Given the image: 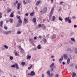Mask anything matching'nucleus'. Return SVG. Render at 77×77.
<instances>
[{
	"mask_svg": "<svg viewBox=\"0 0 77 77\" xmlns=\"http://www.w3.org/2000/svg\"><path fill=\"white\" fill-rule=\"evenodd\" d=\"M11 68H15V65L13 64L11 66Z\"/></svg>",
	"mask_w": 77,
	"mask_h": 77,
	"instance_id": "473e14b6",
	"label": "nucleus"
},
{
	"mask_svg": "<svg viewBox=\"0 0 77 77\" xmlns=\"http://www.w3.org/2000/svg\"><path fill=\"white\" fill-rule=\"evenodd\" d=\"M23 3L24 5H26V2H25V0H23Z\"/></svg>",
	"mask_w": 77,
	"mask_h": 77,
	"instance_id": "de8ad7c7",
	"label": "nucleus"
},
{
	"mask_svg": "<svg viewBox=\"0 0 77 77\" xmlns=\"http://www.w3.org/2000/svg\"><path fill=\"white\" fill-rule=\"evenodd\" d=\"M37 39V38L36 37H34V39Z\"/></svg>",
	"mask_w": 77,
	"mask_h": 77,
	"instance_id": "338daca9",
	"label": "nucleus"
},
{
	"mask_svg": "<svg viewBox=\"0 0 77 77\" xmlns=\"http://www.w3.org/2000/svg\"><path fill=\"white\" fill-rule=\"evenodd\" d=\"M33 21L34 23H35L36 22V18H34L33 19Z\"/></svg>",
	"mask_w": 77,
	"mask_h": 77,
	"instance_id": "a211bd4d",
	"label": "nucleus"
},
{
	"mask_svg": "<svg viewBox=\"0 0 77 77\" xmlns=\"http://www.w3.org/2000/svg\"><path fill=\"white\" fill-rule=\"evenodd\" d=\"M46 29V28L45 27V26L44 25V26H43V29L44 30H45V29Z\"/></svg>",
	"mask_w": 77,
	"mask_h": 77,
	"instance_id": "6e6d98bb",
	"label": "nucleus"
},
{
	"mask_svg": "<svg viewBox=\"0 0 77 77\" xmlns=\"http://www.w3.org/2000/svg\"><path fill=\"white\" fill-rule=\"evenodd\" d=\"M47 73L48 75H49L50 74V72L49 70H48L47 72Z\"/></svg>",
	"mask_w": 77,
	"mask_h": 77,
	"instance_id": "cd10ccee",
	"label": "nucleus"
},
{
	"mask_svg": "<svg viewBox=\"0 0 77 77\" xmlns=\"http://www.w3.org/2000/svg\"><path fill=\"white\" fill-rule=\"evenodd\" d=\"M72 77H74L75 75H76V74L74 72H72Z\"/></svg>",
	"mask_w": 77,
	"mask_h": 77,
	"instance_id": "f8f14e48",
	"label": "nucleus"
},
{
	"mask_svg": "<svg viewBox=\"0 0 77 77\" xmlns=\"http://www.w3.org/2000/svg\"><path fill=\"white\" fill-rule=\"evenodd\" d=\"M24 22H23L24 24H27L28 22H27V20L26 19V18L24 19Z\"/></svg>",
	"mask_w": 77,
	"mask_h": 77,
	"instance_id": "423d86ee",
	"label": "nucleus"
},
{
	"mask_svg": "<svg viewBox=\"0 0 77 77\" xmlns=\"http://www.w3.org/2000/svg\"><path fill=\"white\" fill-rule=\"evenodd\" d=\"M19 48L20 50L22 48H21V46H19Z\"/></svg>",
	"mask_w": 77,
	"mask_h": 77,
	"instance_id": "603ef678",
	"label": "nucleus"
},
{
	"mask_svg": "<svg viewBox=\"0 0 77 77\" xmlns=\"http://www.w3.org/2000/svg\"><path fill=\"white\" fill-rule=\"evenodd\" d=\"M39 38H42V36L39 35Z\"/></svg>",
	"mask_w": 77,
	"mask_h": 77,
	"instance_id": "bf43d9fd",
	"label": "nucleus"
},
{
	"mask_svg": "<svg viewBox=\"0 0 77 77\" xmlns=\"http://www.w3.org/2000/svg\"><path fill=\"white\" fill-rule=\"evenodd\" d=\"M21 31H17V34H21Z\"/></svg>",
	"mask_w": 77,
	"mask_h": 77,
	"instance_id": "c03bdc74",
	"label": "nucleus"
},
{
	"mask_svg": "<svg viewBox=\"0 0 77 77\" xmlns=\"http://www.w3.org/2000/svg\"><path fill=\"white\" fill-rule=\"evenodd\" d=\"M38 27H39V28H40V27H41V24H39L38 25Z\"/></svg>",
	"mask_w": 77,
	"mask_h": 77,
	"instance_id": "37998d69",
	"label": "nucleus"
},
{
	"mask_svg": "<svg viewBox=\"0 0 77 77\" xmlns=\"http://www.w3.org/2000/svg\"><path fill=\"white\" fill-rule=\"evenodd\" d=\"M70 66H71V67H72V66H73V64H70Z\"/></svg>",
	"mask_w": 77,
	"mask_h": 77,
	"instance_id": "5fc2aeb1",
	"label": "nucleus"
},
{
	"mask_svg": "<svg viewBox=\"0 0 77 77\" xmlns=\"http://www.w3.org/2000/svg\"><path fill=\"white\" fill-rule=\"evenodd\" d=\"M37 48L38 49H41V45H39L38 47H37Z\"/></svg>",
	"mask_w": 77,
	"mask_h": 77,
	"instance_id": "412c9836",
	"label": "nucleus"
},
{
	"mask_svg": "<svg viewBox=\"0 0 77 77\" xmlns=\"http://www.w3.org/2000/svg\"><path fill=\"white\" fill-rule=\"evenodd\" d=\"M15 54L16 56H19V54H18V53H17V51H16V52L15 53Z\"/></svg>",
	"mask_w": 77,
	"mask_h": 77,
	"instance_id": "72a5a7b5",
	"label": "nucleus"
},
{
	"mask_svg": "<svg viewBox=\"0 0 77 77\" xmlns=\"http://www.w3.org/2000/svg\"><path fill=\"white\" fill-rule=\"evenodd\" d=\"M77 26L76 25H74V27L75 28L76 27H77Z\"/></svg>",
	"mask_w": 77,
	"mask_h": 77,
	"instance_id": "4d7b16f0",
	"label": "nucleus"
},
{
	"mask_svg": "<svg viewBox=\"0 0 77 77\" xmlns=\"http://www.w3.org/2000/svg\"><path fill=\"white\" fill-rule=\"evenodd\" d=\"M32 67H33V65H31L30 67H28V69H29V70H30Z\"/></svg>",
	"mask_w": 77,
	"mask_h": 77,
	"instance_id": "b1692460",
	"label": "nucleus"
},
{
	"mask_svg": "<svg viewBox=\"0 0 77 77\" xmlns=\"http://www.w3.org/2000/svg\"><path fill=\"white\" fill-rule=\"evenodd\" d=\"M32 50H34L35 51H36V50H37V49L36 48H34Z\"/></svg>",
	"mask_w": 77,
	"mask_h": 77,
	"instance_id": "ea45409f",
	"label": "nucleus"
},
{
	"mask_svg": "<svg viewBox=\"0 0 77 77\" xmlns=\"http://www.w3.org/2000/svg\"><path fill=\"white\" fill-rule=\"evenodd\" d=\"M70 62V59H69V58H68L67 60V64H69Z\"/></svg>",
	"mask_w": 77,
	"mask_h": 77,
	"instance_id": "5701e85b",
	"label": "nucleus"
},
{
	"mask_svg": "<svg viewBox=\"0 0 77 77\" xmlns=\"http://www.w3.org/2000/svg\"><path fill=\"white\" fill-rule=\"evenodd\" d=\"M42 77H44V74H42Z\"/></svg>",
	"mask_w": 77,
	"mask_h": 77,
	"instance_id": "774afa93",
	"label": "nucleus"
},
{
	"mask_svg": "<svg viewBox=\"0 0 77 77\" xmlns=\"http://www.w3.org/2000/svg\"><path fill=\"white\" fill-rule=\"evenodd\" d=\"M54 63H52V64L50 66V67L51 68H52V67H53V66H54Z\"/></svg>",
	"mask_w": 77,
	"mask_h": 77,
	"instance_id": "4be33fe9",
	"label": "nucleus"
},
{
	"mask_svg": "<svg viewBox=\"0 0 77 77\" xmlns=\"http://www.w3.org/2000/svg\"><path fill=\"white\" fill-rule=\"evenodd\" d=\"M43 11L44 13L47 12V7H45L44 9H43Z\"/></svg>",
	"mask_w": 77,
	"mask_h": 77,
	"instance_id": "9d476101",
	"label": "nucleus"
},
{
	"mask_svg": "<svg viewBox=\"0 0 77 77\" xmlns=\"http://www.w3.org/2000/svg\"><path fill=\"white\" fill-rule=\"evenodd\" d=\"M55 77H59V74H57L55 75Z\"/></svg>",
	"mask_w": 77,
	"mask_h": 77,
	"instance_id": "a18cd8bd",
	"label": "nucleus"
},
{
	"mask_svg": "<svg viewBox=\"0 0 77 77\" xmlns=\"http://www.w3.org/2000/svg\"><path fill=\"white\" fill-rule=\"evenodd\" d=\"M68 21L69 23H71V20L69 19Z\"/></svg>",
	"mask_w": 77,
	"mask_h": 77,
	"instance_id": "79ce46f5",
	"label": "nucleus"
},
{
	"mask_svg": "<svg viewBox=\"0 0 77 77\" xmlns=\"http://www.w3.org/2000/svg\"><path fill=\"white\" fill-rule=\"evenodd\" d=\"M10 12H11V9H9L7 11L8 13H9Z\"/></svg>",
	"mask_w": 77,
	"mask_h": 77,
	"instance_id": "4c0bfd02",
	"label": "nucleus"
},
{
	"mask_svg": "<svg viewBox=\"0 0 77 77\" xmlns=\"http://www.w3.org/2000/svg\"><path fill=\"white\" fill-rule=\"evenodd\" d=\"M33 14H34L33 13H30V15H31V16H33Z\"/></svg>",
	"mask_w": 77,
	"mask_h": 77,
	"instance_id": "a19ab883",
	"label": "nucleus"
},
{
	"mask_svg": "<svg viewBox=\"0 0 77 77\" xmlns=\"http://www.w3.org/2000/svg\"><path fill=\"white\" fill-rule=\"evenodd\" d=\"M11 33V31H5L3 32V33L5 35H9Z\"/></svg>",
	"mask_w": 77,
	"mask_h": 77,
	"instance_id": "f03ea898",
	"label": "nucleus"
},
{
	"mask_svg": "<svg viewBox=\"0 0 77 77\" xmlns=\"http://www.w3.org/2000/svg\"><path fill=\"white\" fill-rule=\"evenodd\" d=\"M14 17V14L13 13H12L10 14V17L12 18Z\"/></svg>",
	"mask_w": 77,
	"mask_h": 77,
	"instance_id": "c756f323",
	"label": "nucleus"
},
{
	"mask_svg": "<svg viewBox=\"0 0 77 77\" xmlns=\"http://www.w3.org/2000/svg\"><path fill=\"white\" fill-rule=\"evenodd\" d=\"M59 20H60V21H62L63 20V19L61 18L60 17H59Z\"/></svg>",
	"mask_w": 77,
	"mask_h": 77,
	"instance_id": "8fccbe9b",
	"label": "nucleus"
},
{
	"mask_svg": "<svg viewBox=\"0 0 77 77\" xmlns=\"http://www.w3.org/2000/svg\"><path fill=\"white\" fill-rule=\"evenodd\" d=\"M17 19H19V20H20V19H21L20 18L21 17H20V16H17Z\"/></svg>",
	"mask_w": 77,
	"mask_h": 77,
	"instance_id": "49530a36",
	"label": "nucleus"
},
{
	"mask_svg": "<svg viewBox=\"0 0 77 77\" xmlns=\"http://www.w3.org/2000/svg\"><path fill=\"white\" fill-rule=\"evenodd\" d=\"M49 77H53V73H51V74H50V75H49Z\"/></svg>",
	"mask_w": 77,
	"mask_h": 77,
	"instance_id": "bb28decb",
	"label": "nucleus"
},
{
	"mask_svg": "<svg viewBox=\"0 0 77 77\" xmlns=\"http://www.w3.org/2000/svg\"><path fill=\"white\" fill-rule=\"evenodd\" d=\"M25 15L26 16H27H27H28L29 15V14L28 13H26L25 14Z\"/></svg>",
	"mask_w": 77,
	"mask_h": 77,
	"instance_id": "864d4df0",
	"label": "nucleus"
},
{
	"mask_svg": "<svg viewBox=\"0 0 77 77\" xmlns=\"http://www.w3.org/2000/svg\"><path fill=\"white\" fill-rule=\"evenodd\" d=\"M69 57L70 59H72V56L71 55H69Z\"/></svg>",
	"mask_w": 77,
	"mask_h": 77,
	"instance_id": "2f4dec72",
	"label": "nucleus"
},
{
	"mask_svg": "<svg viewBox=\"0 0 77 77\" xmlns=\"http://www.w3.org/2000/svg\"><path fill=\"white\" fill-rule=\"evenodd\" d=\"M54 7H53L51 9V11L50 12V18H51V17H52V15H53V11H54Z\"/></svg>",
	"mask_w": 77,
	"mask_h": 77,
	"instance_id": "f257e3e1",
	"label": "nucleus"
},
{
	"mask_svg": "<svg viewBox=\"0 0 77 77\" xmlns=\"http://www.w3.org/2000/svg\"><path fill=\"white\" fill-rule=\"evenodd\" d=\"M15 66L16 67V68L17 69H19V66H18V65L17 64V63H15Z\"/></svg>",
	"mask_w": 77,
	"mask_h": 77,
	"instance_id": "39448f33",
	"label": "nucleus"
},
{
	"mask_svg": "<svg viewBox=\"0 0 77 77\" xmlns=\"http://www.w3.org/2000/svg\"><path fill=\"white\" fill-rule=\"evenodd\" d=\"M53 67L54 68H56V67L54 65V66H53Z\"/></svg>",
	"mask_w": 77,
	"mask_h": 77,
	"instance_id": "69168bd1",
	"label": "nucleus"
},
{
	"mask_svg": "<svg viewBox=\"0 0 77 77\" xmlns=\"http://www.w3.org/2000/svg\"><path fill=\"white\" fill-rule=\"evenodd\" d=\"M63 56L64 57V59H68V56L66 54H63Z\"/></svg>",
	"mask_w": 77,
	"mask_h": 77,
	"instance_id": "7ed1b4c3",
	"label": "nucleus"
},
{
	"mask_svg": "<svg viewBox=\"0 0 77 77\" xmlns=\"http://www.w3.org/2000/svg\"><path fill=\"white\" fill-rule=\"evenodd\" d=\"M69 19V17L65 18V22H68V21Z\"/></svg>",
	"mask_w": 77,
	"mask_h": 77,
	"instance_id": "1a4fd4ad",
	"label": "nucleus"
},
{
	"mask_svg": "<svg viewBox=\"0 0 77 77\" xmlns=\"http://www.w3.org/2000/svg\"><path fill=\"white\" fill-rule=\"evenodd\" d=\"M31 58V56L29 55H28L27 59L28 60H30V58Z\"/></svg>",
	"mask_w": 77,
	"mask_h": 77,
	"instance_id": "a878e982",
	"label": "nucleus"
},
{
	"mask_svg": "<svg viewBox=\"0 0 77 77\" xmlns=\"http://www.w3.org/2000/svg\"><path fill=\"white\" fill-rule=\"evenodd\" d=\"M17 12L18 13V14H21V12H20V11H18Z\"/></svg>",
	"mask_w": 77,
	"mask_h": 77,
	"instance_id": "13d9d810",
	"label": "nucleus"
},
{
	"mask_svg": "<svg viewBox=\"0 0 77 77\" xmlns=\"http://www.w3.org/2000/svg\"><path fill=\"white\" fill-rule=\"evenodd\" d=\"M52 19H53V21H54V20H56V17L54 16H53L52 17Z\"/></svg>",
	"mask_w": 77,
	"mask_h": 77,
	"instance_id": "f704fd0d",
	"label": "nucleus"
},
{
	"mask_svg": "<svg viewBox=\"0 0 77 77\" xmlns=\"http://www.w3.org/2000/svg\"><path fill=\"white\" fill-rule=\"evenodd\" d=\"M29 41L30 43H33V39H32V38L29 39Z\"/></svg>",
	"mask_w": 77,
	"mask_h": 77,
	"instance_id": "f3484780",
	"label": "nucleus"
},
{
	"mask_svg": "<svg viewBox=\"0 0 77 77\" xmlns=\"http://www.w3.org/2000/svg\"><path fill=\"white\" fill-rule=\"evenodd\" d=\"M43 41L44 42L45 44H47V39L45 38H44L43 39Z\"/></svg>",
	"mask_w": 77,
	"mask_h": 77,
	"instance_id": "6e6552de",
	"label": "nucleus"
},
{
	"mask_svg": "<svg viewBox=\"0 0 77 77\" xmlns=\"http://www.w3.org/2000/svg\"><path fill=\"white\" fill-rule=\"evenodd\" d=\"M2 13H0V18H2Z\"/></svg>",
	"mask_w": 77,
	"mask_h": 77,
	"instance_id": "58836bf2",
	"label": "nucleus"
},
{
	"mask_svg": "<svg viewBox=\"0 0 77 77\" xmlns=\"http://www.w3.org/2000/svg\"><path fill=\"white\" fill-rule=\"evenodd\" d=\"M34 75H35V73L33 71H31L30 74V76H34Z\"/></svg>",
	"mask_w": 77,
	"mask_h": 77,
	"instance_id": "20e7f679",
	"label": "nucleus"
},
{
	"mask_svg": "<svg viewBox=\"0 0 77 77\" xmlns=\"http://www.w3.org/2000/svg\"><path fill=\"white\" fill-rule=\"evenodd\" d=\"M3 21H1V22H0V26L1 27H2V25L3 24Z\"/></svg>",
	"mask_w": 77,
	"mask_h": 77,
	"instance_id": "ddd939ff",
	"label": "nucleus"
},
{
	"mask_svg": "<svg viewBox=\"0 0 77 77\" xmlns=\"http://www.w3.org/2000/svg\"><path fill=\"white\" fill-rule=\"evenodd\" d=\"M63 3V2H60V5H62Z\"/></svg>",
	"mask_w": 77,
	"mask_h": 77,
	"instance_id": "e2e57ef3",
	"label": "nucleus"
},
{
	"mask_svg": "<svg viewBox=\"0 0 77 77\" xmlns=\"http://www.w3.org/2000/svg\"><path fill=\"white\" fill-rule=\"evenodd\" d=\"M63 57L62 56L59 59V62H62L63 60Z\"/></svg>",
	"mask_w": 77,
	"mask_h": 77,
	"instance_id": "dca6fc26",
	"label": "nucleus"
},
{
	"mask_svg": "<svg viewBox=\"0 0 77 77\" xmlns=\"http://www.w3.org/2000/svg\"><path fill=\"white\" fill-rule=\"evenodd\" d=\"M21 63V65H22V66H24V65H25L26 63H25V62H22Z\"/></svg>",
	"mask_w": 77,
	"mask_h": 77,
	"instance_id": "c85d7f7f",
	"label": "nucleus"
},
{
	"mask_svg": "<svg viewBox=\"0 0 77 77\" xmlns=\"http://www.w3.org/2000/svg\"><path fill=\"white\" fill-rule=\"evenodd\" d=\"M66 50L67 51H69V50H70V49L69 48H68Z\"/></svg>",
	"mask_w": 77,
	"mask_h": 77,
	"instance_id": "052dcab7",
	"label": "nucleus"
},
{
	"mask_svg": "<svg viewBox=\"0 0 77 77\" xmlns=\"http://www.w3.org/2000/svg\"><path fill=\"white\" fill-rule=\"evenodd\" d=\"M58 46L59 47H62V44L60 43V44L58 45Z\"/></svg>",
	"mask_w": 77,
	"mask_h": 77,
	"instance_id": "3c124183",
	"label": "nucleus"
},
{
	"mask_svg": "<svg viewBox=\"0 0 77 77\" xmlns=\"http://www.w3.org/2000/svg\"><path fill=\"white\" fill-rule=\"evenodd\" d=\"M40 3H41V1H37L36 3V6H38V5H39L40 4Z\"/></svg>",
	"mask_w": 77,
	"mask_h": 77,
	"instance_id": "0eeeda50",
	"label": "nucleus"
},
{
	"mask_svg": "<svg viewBox=\"0 0 77 77\" xmlns=\"http://www.w3.org/2000/svg\"><path fill=\"white\" fill-rule=\"evenodd\" d=\"M4 28L5 29V30H8V27L7 26H5L4 27Z\"/></svg>",
	"mask_w": 77,
	"mask_h": 77,
	"instance_id": "09e8293b",
	"label": "nucleus"
},
{
	"mask_svg": "<svg viewBox=\"0 0 77 77\" xmlns=\"http://www.w3.org/2000/svg\"><path fill=\"white\" fill-rule=\"evenodd\" d=\"M51 71H53V68H51Z\"/></svg>",
	"mask_w": 77,
	"mask_h": 77,
	"instance_id": "0e129e2a",
	"label": "nucleus"
},
{
	"mask_svg": "<svg viewBox=\"0 0 77 77\" xmlns=\"http://www.w3.org/2000/svg\"><path fill=\"white\" fill-rule=\"evenodd\" d=\"M56 35L54 34L52 36V39H56Z\"/></svg>",
	"mask_w": 77,
	"mask_h": 77,
	"instance_id": "9b49d317",
	"label": "nucleus"
},
{
	"mask_svg": "<svg viewBox=\"0 0 77 77\" xmlns=\"http://www.w3.org/2000/svg\"><path fill=\"white\" fill-rule=\"evenodd\" d=\"M71 40L72 41H73V42H75V39H74V38H71Z\"/></svg>",
	"mask_w": 77,
	"mask_h": 77,
	"instance_id": "7c9ffc66",
	"label": "nucleus"
},
{
	"mask_svg": "<svg viewBox=\"0 0 77 77\" xmlns=\"http://www.w3.org/2000/svg\"><path fill=\"white\" fill-rule=\"evenodd\" d=\"M21 5V3H19L17 4V9H20V6Z\"/></svg>",
	"mask_w": 77,
	"mask_h": 77,
	"instance_id": "2eb2a0df",
	"label": "nucleus"
},
{
	"mask_svg": "<svg viewBox=\"0 0 77 77\" xmlns=\"http://www.w3.org/2000/svg\"><path fill=\"white\" fill-rule=\"evenodd\" d=\"M9 21L11 23H13V22H14V20L12 19H10Z\"/></svg>",
	"mask_w": 77,
	"mask_h": 77,
	"instance_id": "4468645a",
	"label": "nucleus"
},
{
	"mask_svg": "<svg viewBox=\"0 0 77 77\" xmlns=\"http://www.w3.org/2000/svg\"><path fill=\"white\" fill-rule=\"evenodd\" d=\"M21 23H18L17 24V27H20V26H21Z\"/></svg>",
	"mask_w": 77,
	"mask_h": 77,
	"instance_id": "393cba45",
	"label": "nucleus"
},
{
	"mask_svg": "<svg viewBox=\"0 0 77 77\" xmlns=\"http://www.w3.org/2000/svg\"><path fill=\"white\" fill-rule=\"evenodd\" d=\"M4 46L5 48H6V49H8V46H6V45H4Z\"/></svg>",
	"mask_w": 77,
	"mask_h": 77,
	"instance_id": "c9c22d12",
	"label": "nucleus"
},
{
	"mask_svg": "<svg viewBox=\"0 0 77 77\" xmlns=\"http://www.w3.org/2000/svg\"><path fill=\"white\" fill-rule=\"evenodd\" d=\"M18 21L19 23H20L21 24H22V20H21V19H19Z\"/></svg>",
	"mask_w": 77,
	"mask_h": 77,
	"instance_id": "aec40b11",
	"label": "nucleus"
},
{
	"mask_svg": "<svg viewBox=\"0 0 77 77\" xmlns=\"http://www.w3.org/2000/svg\"><path fill=\"white\" fill-rule=\"evenodd\" d=\"M13 57L12 56H10V60H13Z\"/></svg>",
	"mask_w": 77,
	"mask_h": 77,
	"instance_id": "e433bc0d",
	"label": "nucleus"
},
{
	"mask_svg": "<svg viewBox=\"0 0 77 77\" xmlns=\"http://www.w3.org/2000/svg\"><path fill=\"white\" fill-rule=\"evenodd\" d=\"M72 18L73 19H75V16H73L72 17Z\"/></svg>",
	"mask_w": 77,
	"mask_h": 77,
	"instance_id": "680f3d73",
	"label": "nucleus"
},
{
	"mask_svg": "<svg viewBox=\"0 0 77 77\" xmlns=\"http://www.w3.org/2000/svg\"><path fill=\"white\" fill-rule=\"evenodd\" d=\"M20 51L22 53H23L24 52V51L23 49L22 48L20 50Z\"/></svg>",
	"mask_w": 77,
	"mask_h": 77,
	"instance_id": "6ab92c4d",
	"label": "nucleus"
}]
</instances>
